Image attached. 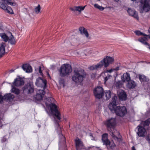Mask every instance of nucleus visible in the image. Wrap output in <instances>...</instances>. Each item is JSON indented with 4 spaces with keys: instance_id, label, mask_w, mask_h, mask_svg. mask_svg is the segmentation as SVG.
Returning a JSON list of instances; mask_svg holds the SVG:
<instances>
[{
    "instance_id": "f257e3e1",
    "label": "nucleus",
    "mask_w": 150,
    "mask_h": 150,
    "mask_svg": "<svg viewBox=\"0 0 150 150\" xmlns=\"http://www.w3.org/2000/svg\"><path fill=\"white\" fill-rule=\"evenodd\" d=\"M46 106L48 108H50V114L55 118L57 119L56 121V125L57 131H62L63 129L59 124L61 122V114L59 110V108L54 103L49 104L46 103Z\"/></svg>"
},
{
    "instance_id": "f03ea898",
    "label": "nucleus",
    "mask_w": 150,
    "mask_h": 150,
    "mask_svg": "<svg viewBox=\"0 0 150 150\" xmlns=\"http://www.w3.org/2000/svg\"><path fill=\"white\" fill-rule=\"evenodd\" d=\"M117 98V96H115L112 97V101L108 105L109 108L112 112H114L116 115L123 117L127 113V108L124 106H117L116 101Z\"/></svg>"
},
{
    "instance_id": "7ed1b4c3",
    "label": "nucleus",
    "mask_w": 150,
    "mask_h": 150,
    "mask_svg": "<svg viewBox=\"0 0 150 150\" xmlns=\"http://www.w3.org/2000/svg\"><path fill=\"white\" fill-rule=\"evenodd\" d=\"M74 74L72 76V79L77 84H81L86 75L84 70L80 68H75L74 70Z\"/></svg>"
},
{
    "instance_id": "20e7f679",
    "label": "nucleus",
    "mask_w": 150,
    "mask_h": 150,
    "mask_svg": "<svg viewBox=\"0 0 150 150\" xmlns=\"http://www.w3.org/2000/svg\"><path fill=\"white\" fill-rule=\"evenodd\" d=\"M114 60V58L110 56H107L103 59L101 60L97 64L93 65L88 68L90 70H94L101 69L103 66L105 68L108 67L109 64H112Z\"/></svg>"
},
{
    "instance_id": "39448f33",
    "label": "nucleus",
    "mask_w": 150,
    "mask_h": 150,
    "mask_svg": "<svg viewBox=\"0 0 150 150\" xmlns=\"http://www.w3.org/2000/svg\"><path fill=\"white\" fill-rule=\"evenodd\" d=\"M8 5L16 6H17L16 3L13 0H0V8L9 14H13L12 8L8 6Z\"/></svg>"
},
{
    "instance_id": "423d86ee",
    "label": "nucleus",
    "mask_w": 150,
    "mask_h": 150,
    "mask_svg": "<svg viewBox=\"0 0 150 150\" xmlns=\"http://www.w3.org/2000/svg\"><path fill=\"white\" fill-rule=\"evenodd\" d=\"M72 70L71 66L68 64H63L58 70L59 76L61 77H64L69 75Z\"/></svg>"
},
{
    "instance_id": "0eeeda50",
    "label": "nucleus",
    "mask_w": 150,
    "mask_h": 150,
    "mask_svg": "<svg viewBox=\"0 0 150 150\" xmlns=\"http://www.w3.org/2000/svg\"><path fill=\"white\" fill-rule=\"evenodd\" d=\"M23 92L26 94H31L34 91V86L32 82H29L26 84L23 88Z\"/></svg>"
},
{
    "instance_id": "6e6552de",
    "label": "nucleus",
    "mask_w": 150,
    "mask_h": 150,
    "mask_svg": "<svg viewBox=\"0 0 150 150\" xmlns=\"http://www.w3.org/2000/svg\"><path fill=\"white\" fill-rule=\"evenodd\" d=\"M136 34L138 36L143 35L144 36L139 38L138 40L144 45H149V44L147 42L148 41V36L139 30H137L135 32Z\"/></svg>"
},
{
    "instance_id": "1a4fd4ad",
    "label": "nucleus",
    "mask_w": 150,
    "mask_h": 150,
    "mask_svg": "<svg viewBox=\"0 0 150 150\" xmlns=\"http://www.w3.org/2000/svg\"><path fill=\"white\" fill-rule=\"evenodd\" d=\"M93 92L95 98L98 99L101 98L104 94L103 89L100 86H98L95 88Z\"/></svg>"
},
{
    "instance_id": "9d476101",
    "label": "nucleus",
    "mask_w": 150,
    "mask_h": 150,
    "mask_svg": "<svg viewBox=\"0 0 150 150\" xmlns=\"http://www.w3.org/2000/svg\"><path fill=\"white\" fill-rule=\"evenodd\" d=\"M35 84L38 87H43L44 90L47 87V81L45 79L39 77L36 79Z\"/></svg>"
},
{
    "instance_id": "9b49d317",
    "label": "nucleus",
    "mask_w": 150,
    "mask_h": 150,
    "mask_svg": "<svg viewBox=\"0 0 150 150\" xmlns=\"http://www.w3.org/2000/svg\"><path fill=\"white\" fill-rule=\"evenodd\" d=\"M141 5L143 11L147 12L150 10V0H141Z\"/></svg>"
},
{
    "instance_id": "f8f14e48",
    "label": "nucleus",
    "mask_w": 150,
    "mask_h": 150,
    "mask_svg": "<svg viewBox=\"0 0 150 150\" xmlns=\"http://www.w3.org/2000/svg\"><path fill=\"white\" fill-rule=\"evenodd\" d=\"M116 121L115 118H111L105 122V124L108 129L114 128L116 125Z\"/></svg>"
},
{
    "instance_id": "ddd939ff",
    "label": "nucleus",
    "mask_w": 150,
    "mask_h": 150,
    "mask_svg": "<svg viewBox=\"0 0 150 150\" xmlns=\"http://www.w3.org/2000/svg\"><path fill=\"white\" fill-rule=\"evenodd\" d=\"M45 93L44 90H39L36 94L34 97L35 100L39 101L42 100L43 96Z\"/></svg>"
},
{
    "instance_id": "4468645a",
    "label": "nucleus",
    "mask_w": 150,
    "mask_h": 150,
    "mask_svg": "<svg viewBox=\"0 0 150 150\" xmlns=\"http://www.w3.org/2000/svg\"><path fill=\"white\" fill-rule=\"evenodd\" d=\"M103 145L106 146L107 149L109 150V149H113V148L115 146V144L114 143H111L110 142L109 139H107L106 140H103L102 141Z\"/></svg>"
},
{
    "instance_id": "2eb2a0df",
    "label": "nucleus",
    "mask_w": 150,
    "mask_h": 150,
    "mask_svg": "<svg viewBox=\"0 0 150 150\" xmlns=\"http://www.w3.org/2000/svg\"><path fill=\"white\" fill-rule=\"evenodd\" d=\"M24 83V81L23 79L19 77L15 79L13 83L14 86H18L23 85Z\"/></svg>"
},
{
    "instance_id": "dca6fc26",
    "label": "nucleus",
    "mask_w": 150,
    "mask_h": 150,
    "mask_svg": "<svg viewBox=\"0 0 150 150\" xmlns=\"http://www.w3.org/2000/svg\"><path fill=\"white\" fill-rule=\"evenodd\" d=\"M112 137L114 139L119 142L122 141L121 139V136L120 135L119 132H111Z\"/></svg>"
},
{
    "instance_id": "f3484780",
    "label": "nucleus",
    "mask_w": 150,
    "mask_h": 150,
    "mask_svg": "<svg viewBox=\"0 0 150 150\" xmlns=\"http://www.w3.org/2000/svg\"><path fill=\"white\" fill-rule=\"evenodd\" d=\"M127 11L129 16H133L137 20H138L139 17L138 14L137 13L135 10L129 8L128 9Z\"/></svg>"
},
{
    "instance_id": "a211bd4d",
    "label": "nucleus",
    "mask_w": 150,
    "mask_h": 150,
    "mask_svg": "<svg viewBox=\"0 0 150 150\" xmlns=\"http://www.w3.org/2000/svg\"><path fill=\"white\" fill-rule=\"evenodd\" d=\"M22 68L24 71H25L26 72H31L32 71V68L29 64H23Z\"/></svg>"
},
{
    "instance_id": "6ab92c4d",
    "label": "nucleus",
    "mask_w": 150,
    "mask_h": 150,
    "mask_svg": "<svg viewBox=\"0 0 150 150\" xmlns=\"http://www.w3.org/2000/svg\"><path fill=\"white\" fill-rule=\"evenodd\" d=\"M122 79L124 82H128L131 80L129 74L126 72L124 73L122 77Z\"/></svg>"
},
{
    "instance_id": "aec40b11",
    "label": "nucleus",
    "mask_w": 150,
    "mask_h": 150,
    "mask_svg": "<svg viewBox=\"0 0 150 150\" xmlns=\"http://www.w3.org/2000/svg\"><path fill=\"white\" fill-rule=\"evenodd\" d=\"M4 97L5 100L8 101L9 102H11L13 100L14 98V96L13 95L9 93L5 94L4 96Z\"/></svg>"
},
{
    "instance_id": "412c9836",
    "label": "nucleus",
    "mask_w": 150,
    "mask_h": 150,
    "mask_svg": "<svg viewBox=\"0 0 150 150\" xmlns=\"http://www.w3.org/2000/svg\"><path fill=\"white\" fill-rule=\"evenodd\" d=\"M127 87L129 89H133L134 88L137 86L135 82L132 80H130L127 82Z\"/></svg>"
},
{
    "instance_id": "4be33fe9",
    "label": "nucleus",
    "mask_w": 150,
    "mask_h": 150,
    "mask_svg": "<svg viewBox=\"0 0 150 150\" xmlns=\"http://www.w3.org/2000/svg\"><path fill=\"white\" fill-rule=\"evenodd\" d=\"M86 6H74L73 7H71L70 9L72 11H78L79 12H81V11H83L84 10Z\"/></svg>"
},
{
    "instance_id": "5701e85b",
    "label": "nucleus",
    "mask_w": 150,
    "mask_h": 150,
    "mask_svg": "<svg viewBox=\"0 0 150 150\" xmlns=\"http://www.w3.org/2000/svg\"><path fill=\"white\" fill-rule=\"evenodd\" d=\"M75 141L76 150H79L82 149L83 144L80 140L78 139L75 140Z\"/></svg>"
},
{
    "instance_id": "b1692460",
    "label": "nucleus",
    "mask_w": 150,
    "mask_h": 150,
    "mask_svg": "<svg viewBox=\"0 0 150 150\" xmlns=\"http://www.w3.org/2000/svg\"><path fill=\"white\" fill-rule=\"evenodd\" d=\"M118 96L119 99L123 101L126 100L127 96L125 92L123 91L122 92L119 93Z\"/></svg>"
},
{
    "instance_id": "393cba45",
    "label": "nucleus",
    "mask_w": 150,
    "mask_h": 150,
    "mask_svg": "<svg viewBox=\"0 0 150 150\" xmlns=\"http://www.w3.org/2000/svg\"><path fill=\"white\" fill-rule=\"evenodd\" d=\"M5 43L3 42L1 43V46L0 47V58L4 55L5 53Z\"/></svg>"
},
{
    "instance_id": "a878e982",
    "label": "nucleus",
    "mask_w": 150,
    "mask_h": 150,
    "mask_svg": "<svg viewBox=\"0 0 150 150\" xmlns=\"http://www.w3.org/2000/svg\"><path fill=\"white\" fill-rule=\"evenodd\" d=\"M79 30L81 34H84L87 38L88 37L89 34L86 29L83 27H81L79 28Z\"/></svg>"
},
{
    "instance_id": "bb28decb",
    "label": "nucleus",
    "mask_w": 150,
    "mask_h": 150,
    "mask_svg": "<svg viewBox=\"0 0 150 150\" xmlns=\"http://www.w3.org/2000/svg\"><path fill=\"white\" fill-rule=\"evenodd\" d=\"M138 77L139 80L141 83L142 82H147L149 80V79L144 75L139 74Z\"/></svg>"
},
{
    "instance_id": "cd10ccee",
    "label": "nucleus",
    "mask_w": 150,
    "mask_h": 150,
    "mask_svg": "<svg viewBox=\"0 0 150 150\" xmlns=\"http://www.w3.org/2000/svg\"><path fill=\"white\" fill-rule=\"evenodd\" d=\"M54 99L51 97L46 98L45 99V104L46 105V103H47L49 104L54 103H54Z\"/></svg>"
},
{
    "instance_id": "c85d7f7f",
    "label": "nucleus",
    "mask_w": 150,
    "mask_h": 150,
    "mask_svg": "<svg viewBox=\"0 0 150 150\" xmlns=\"http://www.w3.org/2000/svg\"><path fill=\"white\" fill-rule=\"evenodd\" d=\"M0 36L1 37L2 39L5 42H7L8 40V37L5 33H0Z\"/></svg>"
},
{
    "instance_id": "c756f323",
    "label": "nucleus",
    "mask_w": 150,
    "mask_h": 150,
    "mask_svg": "<svg viewBox=\"0 0 150 150\" xmlns=\"http://www.w3.org/2000/svg\"><path fill=\"white\" fill-rule=\"evenodd\" d=\"M115 85L117 88L119 89L122 87V82L121 81H118L115 83Z\"/></svg>"
},
{
    "instance_id": "7c9ffc66",
    "label": "nucleus",
    "mask_w": 150,
    "mask_h": 150,
    "mask_svg": "<svg viewBox=\"0 0 150 150\" xmlns=\"http://www.w3.org/2000/svg\"><path fill=\"white\" fill-rule=\"evenodd\" d=\"M105 96L106 100H109L111 97V92L110 91H106L105 93Z\"/></svg>"
},
{
    "instance_id": "2f4dec72",
    "label": "nucleus",
    "mask_w": 150,
    "mask_h": 150,
    "mask_svg": "<svg viewBox=\"0 0 150 150\" xmlns=\"http://www.w3.org/2000/svg\"><path fill=\"white\" fill-rule=\"evenodd\" d=\"M9 42L11 44H14L16 43L15 40L14 39L13 36L12 35H11L10 38H9Z\"/></svg>"
},
{
    "instance_id": "473e14b6",
    "label": "nucleus",
    "mask_w": 150,
    "mask_h": 150,
    "mask_svg": "<svg viewBox=\"0 0 150 150\" xmlns=\"http://www.w3.org/2000/svg\"><path fill=\"white\" fill-rule=\"evenodd\" d=\"M12 92L15 94L18 95L20 93V91L18 89L13 87L12 88Z\"/></svg>"
},
{
    "instance_id": "72a5a7b5",
    "label": "nucleus",
    "mask_w": 150,
    "mask_h": 150,
    "mask_svg": "<svg viewBox=\"0 0 150 150\" xmlns=\"http://www.w3.org/2000/svg\"><path fill=\"white\" fill-rule=\"evenodd\" d=\"M137 134L139 137H144L147 134V132H137Z\"/></svg>"
},
{
    "instance_id": "f704fd0d",
    "label": "nucleus",
    "mask_w": 150,
    "mask_h": 150,
    "mask_svg": "<svg viewBox=\"0 0 150 150\" xmlns=\"http://www.w3.org/2000/svg\"><path fill=\"white\" fill-rule=\"evenodd\" d=\"M95 7L97 8L100 11H103L104 9V8L102 6L99 5L97 4H95L94 5Z\"/></svg>"
},
{
    "instance_id": "c9c22d12",
    "label": "nucleus",
    "mask_w": 150,
    "mask_h": 150,
    "mask_svg": "<svg viewBox=\"0 0 150 150\" xmlns=\"http://www.w3.org/2000/svg\"><path fill=\"white\" fill-rule=\"evenodd\" d=\"M40 5L39 4L37 7L35 8V11L36 13H38L40 12Z\"/></svg>"
},
{
    "instance_id": "e433bc0d",
    "label": "nucleus",
    "mask_w": 150,
    "mask_h": 150,
    "mask_svg": "<svg viewBox=\"0 0 150 150\" xmlns=\"http://www.w3.org/2000/svg\"><path fill=\"white\" fill-rule=\"evenodd\" d=\"M108 134L105 133L103 134L102 136V141H103V140H106L108 139Z\"/></svg>"
},
{
    "instance_id": "4c0bfd02",
    "label": "nucleus",
    "mask_w": 150,
    "mask_h": 150,
    "mask_svg": "<svg viewBox=\"0 0 150 150\" xmlns=\"http://www.w3.org/2000/svg\"><path fill=\"white\" fill-rule=\"evenodd\" d=\"M150 123V118L148 119L144 122V124L146 126L149 125Z\"/></svg>"
},
{
    "instance_id": "58836bf2",
    "label": "nucleus",
    "mask_w": 150,
    "mask_h": 150,
    "mask_svg": "<svg viewBox=\"0 0 150 150\" xmlns=\"http://www.w3.org/2000/svg\"><path fill=\"white\" fill-rule=\"evenodd\" d=\"M38 71L40 75L42 76H43V74L41 70V66L39 67Z\"/></svg>"
},
{
    "instance_id": "ea45409f",
    "label": "nucleus",
    "mask_w": 150,
    "mask_h": 150,
    "mask_svg": "<svg viewBox=\"0 0 150 150\" xmlns=\"http://www.w3.org/2000/svg\"><path fill=\"white\" fill-rule=\"evenodd\" d=\"M111 76L110 75H108V76L105 77L104 78V82H106L109 79L110 77H111Z\"/></svg>"
},
{
    "instance_id": "a19ab883",
    "label": "nucleus",
    "mask_w": 150,
    "mask_h": 150,
    "mask_svg": "<svg viewBox=\"0 0 150 150\" xmlns=\"http://www.w3.org/2000/svg\"><path fill=\"white\" fill-rule=\"evenodd\" d=\"M4 99V96H3L0 94V103H1L3 102V100Z\"/></svg>"
},
{
    "instance_id": "79ce46f5",
    "label": "nucleus",
    "mask_w": 150,
    "mask_h": 150,
    "mask_svg": "<svg viewBox=\"0 0 150 150\" xmlns=\"http://www.w3.org/2000/svg\"><path fill=\"white\" fill-rule=\"evenodd\" d=\"M138 128V131H143V130L144 128L141 126H139Z\"/></svg>"
},
{
    "instance_id": "37998d69",
    "label": "nucleus",
    "mask_w": 150,
    "mask_h": 150,
    "mask_svg": "<svg viewBox=\"0 0 150 150\" xmlns=\"http://www.w3.org/2000/svg\"><path fill=\"white\" fill-rule=\"evenodd\" d=\"M113 70H114V71H118V70H119V67H115V68H113Z\"/></svg>"
},
{
    "instance_id": "c03bdc74",
    "label": "nucleus",
    "mask_w": 150,
    "mask_h": 150,
    "mask_svg": "<svg viewBox=\"0 0 150 150\" xmlns=\"http://www.w3.org/2000/svg\"><path fill=\"white\" fill-rule=\"evenodd\" d=\"M114 71V70H113V69H111L109 70H107V71L108 72H109L110 73H111L112 72V71Z\"/></svg>"
},
{
    "instance_id": "a18cd8bd",
    "label": "nucleus",
    "mask_w": 150,
    "mask_h": 150,
    "mask_svg": "<svg viewBox=\"0 0 150 150\" xmlns=\"http://www.w3.org/2000/svg\"><path fill=\"white\" fill-rule=\"evenodd\" d=\"M94 146H90V147H88V149H86V148H83H83L82 149H85L86 150H89V149L91 148L92 147H93Z\"/></svg>"
},
{
    "instance_id": "49530a36",
    "label": "nucleus",
    "mask_w": 150,
    "mask_h": 150,
    "mask_svg": "<svg viewBox=\"0 0 150 150\" xmlns=\"http://www.w3.org/2000/svg\"><path fill=\"white\" fill-rule=\"evenodd\" d=\"M88 135L90 137H92V139H91L92 140H93V139H94V138L93 137V135L92 134H91V133H89L88 134Z\"/></svg>"
},
{
    "instance_id": "de8ad7c7",
    "label": "nucleus",
    "mask_w": 150,
    "mask_h": 150,
    "mask_svg": "<svg viewBox=\"0 0 150 150\" xmlns=\"http://www.w3.org/2000/svg\"><path fill=\"white\" fill-rule=\"evenodd\" d=\"M1 118H0V128H1V127L2 126V125L1 123Z\"/></svg>"
},
{
    "instance_id": "09e8293b",
    "label": "nucleus",
    "mask_w": 150,
    "mask_h": 150,
    "mask_svg": "<svg viewBox=\"0 0 150 150\" xmlns=\"http://www.w3.org/2000/svg\"><path fill=\"white\" fill-rule=\"evenodd\" d=\"M146 140L148 141H150V139L149 138V136H147V137H146Z\"/></svg>"
},
{
    "instance_id": "8fccbe9b",
    "label": "nucleus",
    "mask_w": 150,
    "mask_h": 150,
    "mask_svg": "<svg viewBox=\"0 0 150 150\" xmlns=\"http://www.w3.org/2000/svg\"><path fill=\"white\" fill-rule=\"evenodd\" d=\"M3 26L2 25H0V30H3Z\"/></svg>"
},
{
    "instance_id": "3c124183",
    "label": "nucleus",
    "mask_w": 150,
    "mask_h": 150,
    "mask_svg": "<svg viewBox=\"0 0 150 150\" xmlns=\"http://www.w3.org/2000/svg\"><path fill=\"white\" fill-rule=\"evenodd\" d=\"M132 150H136L134 146H133L132 148Z\"/></svg>"
},
{
    "instance_id": "603ef678",
    "label": "nucleus",
    "mask_w": 150,
    "mask_h": 150,
    "mask_svg": "<svg viewBox=\"0 0 150 150\" xmlns=\"http://www.w3.org/2000/svg\"><path fill=\"white\" fill-rule=\"evenodd\" d=\"M47 75L50 78V75L49 73L48 72H47Z\"/></svg>"
},
{
    "instance_id": "864d4df0",
    "label": "nucleus",
    "mask_w": 150,
    "mask_h": 150,
    "mask_svg": "<svg viewBox=\"0 0 150 150\" xmlns=\"http://www.w3.org/2000/svg\"><path fill=\"white\" fill-rule=\"evenodd\" d=\"M14 70L13 69H11L10 71V73H12L14 71Z\"/></svg>"
},
{
    "instance_id": "5fc2aeb1",
    "label": "nucleus",
    "mask_w": 150,
    "mask_h": 150,
    "mask_svg": "<svg viewBox=\"0 0 150 150\" xmlns=\"http://www.w3.org/2000/svg\"><path fill=\"white\" fill-rule=\"evenodd\" d=\"M148 45L149 47H148V48H149L150 50V45L149 44V45Z\"/></svg>"
},
{
    "instance_id": "6e6d98bb",
    "label": "nucleus",
    "mask_w": 150,
    "mask_h": 150,
    "mask_svg": "<svg viewBox=\"0 0 150 150\" xmlns=\"http://www.w3.org/2000/svg\"><path fill=\"white\" fill-rule=\"evenodd\" d=\"M63 137V138H64V140L65 141V137L63 136H62Z\"/></svg>"
},
{
    "instance_id": "4d7b16f0",
    "label": "nucleus",
    "mask_w": 150,
    "mask_h": 150,
    "mask_svg": "<svg viewBox=\"0 0 150 150\" xmlns=\"http://www.w3.org/2000/svg\"><path fill=\"white\" fill-rule=\"evenodd\" d=\"M61 81H64V79H61L60 81V82H61Z\"/></svg>"
},
{
    "instance_id": "13d9d810",
    "label": "nucleus",
    "mask_w": 150,
    "mask_h": 150,
    "mask_svg": "<svg viewBox=\"0 0 150 150\" xmlns=\"http://www.w3.org/2000/svg\"><path fill=\"white\" fill-rule=\"evenodd\" d=\"M115 1H116L117 2H118L119 0H114Z\"/></svg>"
},
{
    "instance_id": "bf43d9fd",
    "label": "nucleus",
    "mask_w": 150,
    "mask_h": 150,
    "mask_svg": "<svg viewBox=\"0 0 150 150\" xmlns=\"http://www.w3.org/2000/svg\"><path fill=\"white\" fill-rule=\"evenodd\" d=\"M149 32H150V28H149Z\"/></svg>"
},
{
    "instance_id": "052dcab7",
    "label": "nucleus",
    "mask_w": 150,
    "mask_h": 150,
    "mask_svg": "<svg viewBox=\"0 0 150 150\" xmlns=\"http://www.w3.org/2000/svg\"><path fill=\"white\" fill-rule=\"evenodd\" d=\"M96 148L97 149H99V147H96Z\"/></svg>"
},
{
    "instance_id": "680f3d73",
    "label": "nucleus",
    "mask_w": 150,
    "mask_h": 150,
    "mask_svg": "<svg viewBox=\"0 0 150 150\" xmlns=\"http://www.w3.org/2000/svg\"><path fill=\"white\" fill-rule=\"evenodd\" d=\"M99 150H101V149H100Z\"/></svg>"
},
{
    "instance_id": "e2e57ef3",
    "label": "nucleus",
    "mask_w": 150,
    "mask_h": 150,
    "mask_svg": "<svg viewBox=\"0 0 150 150\" xmlns=\"http://www.w3.org/2000/svg\"><path fill=\"white\" fill-rule=\"evenodd\" d=\"M149 38H150V37H149Z\"/></svg>"
}]
</instances>
